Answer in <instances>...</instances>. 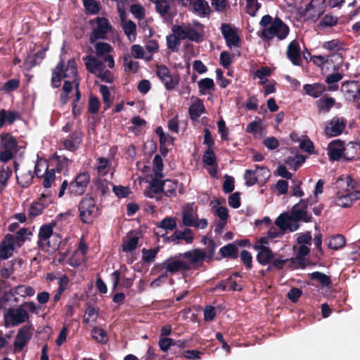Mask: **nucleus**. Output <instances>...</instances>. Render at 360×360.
Returning a JSON list of instances; mask_svg holds the SVG:
<instances>
[{
	"label": "nucleus",
	"instance_id": "nucleus-58",
	"mask_svg": "<svg viewBox=\"0 0 360 360\" xmlns=\"http://www.w3.org/2000/svg\"><path fill=\"white\" fill-rule=\"evenodd\" d=\"M129 58H130V56L129 55H125L123 57V60L124 62V66H125L124 70L126 72L132 71L133 72L136 73L139 70V62L133 61L132 60H131Z\"/></svg>",
	"mask_w": 360,
	"mask_h": 360
},
{
	"label": "nucleus",
	"instance_id": "nucleus-45",
	"mask_svg": "<svg viewBox=\"0 0 360 360\" xmlns=\"http://www.w3.org/2000/svg\"><path fill=\"white\" fill-rule=\"evenodd\" d=\"M163 162L161 156L158 154L155 155L153 160V172L154 176L157 177H163Z\"/></svg>",
	"mask_w": 360,
	"mask_h": 360
},
{
	"label": "nucleus",
	"instance_id": "nucleus-49",
	"mask_svg": "<svg viewBox=\"0 0 360 360\" xmlns=\"http://www.w3.org/2000/svg\"><path fill=\"white\" fill-rule=\"evenodd\" d=\"M244 179L245 180V185L252 186L259 182L257 176V170L247 169L244 174Z\"/></svg>",
	"mask_w": 360,
	"mask_h": 360
},
{
	"label": "nucleus",
	"instance_id": "nucleus-13",
	"mask_svg": "<svg viewBox=\"0 0 360 360\" xmlns=\"http://www.w3.org/2000/svg\"><path fill=\"white\" fill-rule=\"evenodd\" d=\"M347 125V120L343 117H334L327 124L325 133L328 136L340 135Z\"/></svg>",
	"mask_w": 360,
	"mask_h": 360
},
{
	"label": "nucleus",
	"instance_id": "nucleus-62",
	"mask_svg": "<svg viewBox=\"0 0 360 360\" xmlns=\"http://www.w3.org/2000/svg\"><path fill=\"white\" fill-rule=\"evenodd\" d=\"M100 92L102 95L103 101L105 105V109H107L110 107L112 102L111 94L110 92L109 88L106 85H101Z\"/></svg>",
	"mask_w": 360,
	"mask_h": 360
},
{
	"label": "nucleus",
	"instance_id": "nucleus-22",
	"mask_svg": "<svg viewBox=\"0 0 360 360\" xmlns=\"http://www.w3.org/2000/svg\"><path fill=\"white\" fill-rule=\"evenodd\" d=\"M0 146L4 149L9 150L17 153L18 141L10 133H3L0 135Z\"/></svg>",
	"mask_w": 360,
	"mask_h": 360
},
{
	"label": "nucleus",
	"instance_id": "nucleus-35",
	"mask_svg": "<svg viewBox=\"0 0 360 360\" xmlns=\"http://www.w3.org/2000/svg\"><path fill=\"white\" fill-rule=\"evenodd\" d=\"M92 338L101 344H105L108 341L107 332L100 327H94L91 330Z\"/></svg>",
	"mask_w": 360,
	"mask_h": 360
},
{
	"label": "nucleus",
	"instance_id": "nucleus-39",
	"mask_svg": "<svg viewBox=\"0 0 360 360\" xmlns=\"http://www.w3.org/2000/svg\"><path fill=\"white\" fill-rule=\"evenodd\" d=\"M198 86L200 95H205L206 94V91L214 90V82L211 78L201 79L198 82Z\"/></svg>",
	"mask_w": 360,
	"mask_h": 360
},
{
	"label": "nucleus",
	"instance_id": "nucleus-50",
	"mask_svg": "<svg viewBox=\"0 0 360 360\" xmlns=\"http://www.w3.org/2000/svg\"><path fill=\"white\" fill-rule=\"evenodd\" d=\"M83 4L88 14L95 15L98 13L100 5L96 0H84Z\"/></svg>",
	"mask_w": 360,
	"mask_h": 360
},
{
	"label": "nucleus",
	"instance_id": "nucleus-46",
	"mask_svg": "<svg viewBox=\"0 0 360 360\" xmlns=\"http://www.w3.org/2000/svg\"><path fill=\"white\" fill-rule=\"evenodd\" d=\"M311 280L318 281L323 286H329L332 281L330 277L319 271H314L310 274Z\"/></svg>",
	"mask_w": 360,
	"mask_h": 360
},
{
	"label": "nucleus",
	"instance_id": "nucleus-1",
	"mask_svg": "<svg viewBox=\"0 0 360 360\" xmlns=\"http://www.w3.org/2000/svg\"><path fill=\"white\" fill-rule=\"evenodd\" d=\"M77 77V68L75 60H68L65 66L63 60H60L56 68L52 70L51 86L53 88H58L61 84L62 79L69 78L73 81Z\"/></svg>",
	"mask_w": 360,
	"mask_h": 360
},
{
	"label": "nucleus",
	"instance_id": "nucleus-9",
	"mask_svg": "<svg viewBox=\"0 0 360 360\" xmlns=\"http://www.w3.org/2000/svg\"><path fill=\"white\" fill-rule=\"evenodd\" d=\"M328 155L330 160L338 161L343 158L347 161L354 160V157H349L345 153V142L340 139L332 141L328 146Z\"/></svg>",
	"mask_w": 360,
	"mask_h": 360
},
{
	"label": "nucleus",
	"instance_id": "nucleus-25",
	"mask_svg": "<svg viewBox=\"0 0 360 360\" xmlns=\"http://www.w3.org/2000/svg\"><path fill=\"white\" fill-rule=\"evenodd\" d=\"M219 253L222 258L235 259L238 257V249L234 243H228L219 249Z\"/></svg>",
	"mask_w": 360,
	"mask_h": 360
},
{
	"label": "nucleus",
	"instance_id": "nucleus-28",
	"mask_svg": "<svg viewBox=\"0 0 360 360\" xmlns=\"http://www.w3.org/2000/svg\"><path fill=\"white\" fill-rule=\"evenodd\" d=\"M46 56V49L39 50L32 56H28L25 60V64L29 68H32L41 63Z\"/></svg>",
	"mask_w": 360,
	"mask_h": 360
},
{
	"label": "nucleus",
	"instance_id": "nucleus-40",
	"mask_svg": "<svg viewBox=\"0 0 360 360\" xmlns=\"http://www.w3.org/2000/svg\"><path fill=\"white\" fill-rule=\"evenodd\" d=\"M166 43L167 48L172 52L177 53L179 51L181 40L173 32L166 37Z\"/></svg>",
	"mask_w": 360,
	"mask_h": 360
},
{
	"label": "nucleus",
	"instance_id": "nucleus-24",
	"mask_svg": "<svg viewBox=\"0 0 360 360\" xmlns=\"http://www.w3.org/2000/svg\"><path fill=\"white\" fill-rule=\"evenodd\" d=\"M336 185L338 187H343L349 193L356 187L357 182L349 175H341L338 178Z\"/></svg>",
	"mask_w": 360,
	"mask_h": 360
},
{
	"label": "nucleus",
	"instance_id": "nucleus-29",
	"mask_svg": "<svg viewBox=\"0 0 360 360\" xmlns=\"http://www.w3.org/2000/svg\"><path fill=\"white\" fill-rule=\"evenodd\" d=\"M53 159L55 160L56 162V167L53 168L55 169V172H57L58 173H61L64 170L67 172L70 164L72 163V160L68 159L67 157L59 155L57 153L53 155Z\"/></svg>",
	"mask_w": 360,
	"mask_h": 360
},
{
	"label": "nucleus",
	"instance_id": "nucleus-12",
	"mask_svg": "<svg viewBox=\"0 0 360 360\" xmlns=\"http://www.w3.org/2000/svg\"><path fill=\"white\" fill-rule=\"evenodd\" d=\"M221 32L226 41V46L229 48L231 49L233 46H240V38L237 30L232 27L231 25L222 23L221 25Z\"/></svg>",
	"mask_w": 360,
	"mask_h": 360
},
{
	"label": "nucleus",
	"instance_id": "nucleus-26",
	"mask_svg": "<svg viewBox=\"0 0 360 360\" xmlns=\"http://www.w3.org/2000/svg\"><path fill=\"white\" fill-rule=\"evenodd\" d=\"M188 112L191 120L198 119L201 114L205 112L203 101L200 98H196V101L190 105Z\"/></svg>",
	"mask_w": 360,
	"mask_h": 360
},
{
	"label": "nucleus",
	"instance_id": "nucleus-63",
	"mask_svg": "<svg viewBox=\"0 0 360 360\" xmlns=\"http://www.w3.org/2000/svg\"><path fill=\"white\" fill-rule=\"evenodd\" d=\"M138 243L139 237H131L122 244V250L126 252H132L137 248Z\"/></svg>",
	"mask_w": 360,
	"mask_h": 360
},
{
	"label": "nucleus",
	"instance_id": "nucleus-64",
	"mask_svg": "<svg viewBox=\"0 0 360 360\" xmlns=\"http://www.w3.org/2000/svg\"><path fill=\"white\" fill-rule=\"evenodd\" d=\"M100 101L97 96L91 95L89 99L88 110L91 114H96L98 112L100 108Z\"/></svg>",
	"mask_w": 360,
	"mask_h": 360
},
{
	"label": "nucleus",
	"instance_id": "nucleus-15",
	"mask_svg": "<svg viewBox=\"0 0 360 360\" xmlns=\"http://www.w3.org/2000/svg\"><path fill=\"white\" fill-rule=\"evenodd\" d=\"M254 248L258 251L256 259L259 264L265 266L271 264L274 258V255L269 247L255 244Z\"/></svg>",
	"mask_w": 360,
	"mask_h": 360
},
{
	"label": "nucleus",
	"instance_id": "nucleus-44",
	"mask_svg": "<svg viewBox=\"0 0 360 360\" xmlns=\"http://www.w3.org/2000/svg\"><path fill=\"white\" fill-rule=\"evenodd\" d=\"M19 79H11L6 82L2 86L0 87V91L9 94L17 90L20 86Z\"/></svg>",
	"mask_w": 360,
	"mask_h": 360
},
{
	"label": "nucleus",
	"instance_id": "nucleus-60",
	"mask_svg": "<svg viewBox=\"0 0 360 360\" xmlns=\"http://www.w3.org/2000/svg\"><path fill=\"white\" fill-rule=\"evenodd\" d=\"M155 4V8L161 15L165 16L169 13L170 6L167 0H158Z\"/></svg>",
	"mask_w": 360,
	"mask_h": 360
},
{
	"label": "nucleus",
	"instance_id": "nucleus-6",
	"mask_svg": "<svg viewBox=\"0 0 360 360\" xmlns=\"http://www.w3.org/2000/svg\"><path fill=\"white\" fill-rule=\"evenodd\" d=\"M94 21L96 22V27L93 29L89 37L91 44H94L98 39H106V34L111 30L112 26L109 20L104 17H97ZM94 20L90 23L93 24Z\"/></svg>",
	"mask_w": 360,
	"mask_h": 360
},
{
	"label": "nucleus",
	"instance_id": "nucleus-61",
	"mask_svg": "<svg viewBox=\"0 0 360 360\" xmlns=\"http://www.w3.org/2000/svg\"><path fill=\"white\" fill-rule=\"evenodd\" d=\"M172 31L181 41L188 37L187 25H174L172 27Z\"/></svg>",
	"mask_w": 360,
	"mask_h": 360
},
{
	"label": "nucleus",
	"instance_id": "nucleus-17",
	"mask_svg": "<svg viewBox=\"0 0 360 360\" xmlns=\"http://www.w3.org/2000/svg\"><path fill=\"white\" fill-rule=\"evenodd\" d=\"M15 245L14 236L7 234L0 245V259H7L11 257Z\"/></svg>",
	"mask_w": 360,
	"mask_h": 360
},
{
	"label": "nucleus",
	"instance_id": "nucleus-43",
	"mask_svg": "<svg viewBox=\"0 0 360 360\" xmlns=\"http://www.w3.org/2000/svg\"><path fill=\"white\" fill-rule=\"evenodd\" d=\"M202 162L210 167H218L216 155L211 148H207L202 156Z\"/></svg>",
	"mask_w": 360,
	"mask_h": 360
},
{
	"label": "nucleus",
	"instance_id": "nucleus-4",
	"mask_svg": "<svg viewBox=\"0 0 360 360\" xmlns=\"http://www.w3.org/2000/svg\"><path fill=\"white\" fill-rule=\"evenodd\" d=\"M289 32V27L281 19L276 18L268 28L259 31L257 35L264 41H270L275 37L278 40H283L287 37Z\"/></svg>",
	"mask_w": 360,
	"mask_h": 360
},
{
	"label": "nucleus",
	"instance_id": "nucleus-37",
	"mask_svg": "<svg viewBox=\"0 0 360 360\" xmlns=\"http://www.w3.org/2000/svg\"><path fill=\"white\" fill-rule=\"evenodd\" d=\"M293 221L290 214L288 213L281 214L275 221V224L279 228L281 231H285L289 228L290 222Z\"/></svg>",
	"mask_w": 360,
	"mask_h": 360
},
{
	"label": "nucleus",
	"instance_id": "nucleus-2",
	"mask_svg": "<svg viewBox=\"0 0 360 360\" xmlns=\"http://www.w3.org/2000/svg\"><path fill=\"white\" fill-rule=\"evenodd\" d=\"M184 253H179L165 259L162 263L155 264L153 269L158 271H164L170 274H174L179 271H188L191 269V262L180 259L184 258Z\"/></svg>",
	"mask_w": 360,
	"mask_h": 360
},
{
	"label": "nucleus",
	"instance_id": "nucleus-7",
	"mask_svg": "<svg viewBox=\"0 0 360 360\" xmlns=\"http://www.w3.org/2000/svg\"><path fill=\"white\" fill-rule=\"evenodd\" d=\"M156 75L164 84L167 90L174 89L179 83L178 75H172L169 69L165 65H156Z\"/></svg>",
	"mask_w": 360,
	"mask_h": 360
},
{
	"label": "nucleus",
	"instance_id": "nucleus-32",
	"mask_svg": "<svg viewBox=\"0 0 360 360\" xmlns=\"http://www.w3.org/2000/svg\"><path fill=\"white\" fill-rule=\"evenodd\" d=\"M179 186V181L177 179H165L164 180V194L167 197H174L176 195V189Z\"/></svg>",
	"mask_w": 360,
	"mask_h": 360
},
{
	"label": "nucleus",
	"instance_id": "nucleus-5",
	"mask_svg": "<svg viewBox=\"0 0 360 360\" xmlns=\"http://www.w3.org/2000/svg\"><path fill=\"white\" fill-rule=\"evenodd\" d=\"M79 217L84 224H89L98 214V208L96 205L94 198L86 195L79 204Z\"/></svg>",
	"mask_w": 360,
	"mask_h": 360
},
{
	"label": "nucleus",
	"instance_id": "nucleus-33",
	"mask_svg": "<svg viewBox=\"0 0 360 360\" xmlns=\"http://www.w3.org/2000/svg\"><path fill=\"white\" fill-rule=\"evenodd\" d=\"M18 184L22 188L29 187L33 182L34 174L32 170L22 172L20 176L16 175Z\"/></svg>",
	"mask_w": 360,
	"mask_h": 360
},
{
	"label": "nucleus",
	"instance_id": "nucleus-34",
	"mask_svg": "<svg viewBox=\"0 0 360 360\" xmlns=\"http://www.w3.org/2000/svg\"><path fill=\"white\" fill-rule=\"evenodd\" d=\"M13 295H20L21 297H31L35 293L34 289L31 286L20 285L13 288L11 291Z\"/></svg>",
	"mask_w": 360,
	"mask_h": 360
},
{
	"label": "nucleus",
	"instance_id": "nucleus-30",
	"mask_svg": "<svg viewBox=\"0 0 360 360\" xmlns=\"http://www.w3.org/2000/svg\"><path fill=\"white\" fill-rule=\"evenodd\" d=\"M13 171L9 166H1L0 169V193H3L8 185V181L12 176Z\"/></svg>",
	"mask_w": 360,
	"mask_h": 360
},
{
	"label": "nucleus",
	"instance_id": "nucleus-52",
	"mask_svg": "<svg viewBox=\"0 0 360 360\" xmlns=\"http://www.w3.org/2000/svg\"><path fill=\"white\" fill-rule=\"evenodd\" d=\"M335 103V100L332 97H323L317 101L319 110L325 111H329Z\"/></svg>",
	"mask_w": 360,
	"mask_h": 360
},
{
	"label": "nucleus",
	"instance_id": "nucleus-51",
	"mask_svg": "<svg viewBox=\"0 0 360 360\" xmlns=\"http://www.w3.org/2000/svg\"><path fill=\"white\" fill-rule=\"evenodd\" d=\"M187 32H188V37L190 41H194L195 43H200L203 41L204 36L203 34L198 32L194 27L191 25H187Z\"/></svg>",
	"mask_w": 360,
	"mask_h": 360
},
{
	"label": "nucleus",
	"instance_id": "nucleus-11",
	"mask_svg": "<svg viewBox=\"0 0 360 360\" xmlns=\"http://www.w3.org/2000/svg\"><path fill=\"white\" fill-rule=\"evenodd\" d=\"M53 225L51 224H43L40 227L38 233L39 240L37 244L39 248L42 250L49 251V248H52L49 239L51 236H53ZM56 245V244L53 246V249Z\"/></svg>",
	"mask_w": 360,
	"mask_h": 360
},
{
	"label": "nucleus",
	"instance_id": "nucleus-21",
	"mask_svg": "<svg viewBox=\"0 0 360 360\" xmlns=\"http://www.w3.org/2000/svg\"><path fill=\"white\" fill-rule=\"evenodd\" d=\"M220 290L221 291L232 290L240 292L243 290V287L240 285L236 280L232 279L231 277H229L226 279L221 281L217 283L212 289V291H216Z\"/></svg>",
	"mask_w": 360,
	"mask_h": 360
},
{
	"label": "nucleus",
	"instance_id": "nucleus-20",
	"mask_svg": "<svg viewBox=\"0 0 360 360\" xmlns=\"http://www.w3.org/2000/svg\"><path fill=\"white\" fill-rule=\"evenodd\" d=\"M192 11L200 17H209L212 9L206 0H195L190 2Z\"/></svg>",
	"mask_w": 360,
	"mask_h": 360
},
{
	"label": "nucleus",
	"instance_id": "nucleus-56",
	"mask_svg": "<svg viewBox=\"0 0 360 360\" xmlns=\"http://www.w3.org/2000/svg\"><path fill=\"white\" fill-rule=\"evenodd\" d=\"M96 56L98 57H102L106 53H110L112 51V46L110 44L106 42H98L95 45Z\"/></svg>",
	"mask_w": 360,
	"mask_h": 360
},
{
	"label": "nucleus",
	"instance_id": "nucleus-16",
	"mask_svg": "<svg viewBox=\"0 0 360 360\" xmlns=\"http://www.w3.org/2000/svg\"><path fill=\"white\" fill-rule=\"evenodd\" d=\"M286 56L288 60L296 66L302 63L301 50L299 42L293 40L288 44L286 51Z\"/></svg>",
	"mask_w": 360,
	"mask_h": 360
},
{
	"label": "nucleus",
	"instance_id": "nucleus-54",
	"mask_svg": "<svg viewBox=\"0 0 360 360\" xmlns=\"http://www.w3.org/2000/svg\"><path fill=\"white\" fill-rule=\"evenodd\" d=\"M335 203L337 205L344 208L350 207L353 205L352 198L349 193L338 196L335 200Z\"/></svg>",
	"mask_w": 360,
	"mask_h": 360
},
{
	"label": "nucleus",
	"instance_id": "nucleus-31",
	"mask_svg": "<svg viewBox=\"0 0 360 360\" xmlns=\"http://www.w3.org/2000/svg\"><path fill=\"white\" fill-rule=\"evenodd\" d=\"M86 70L91 73H95L96 70H101L102 63L91 55L83 58Z\"/></svg>",
	"mask_w": 360,
	"mask_h": 360
},
{
	"label": "nucleus",
	"instance_id": "nucleus-14",
	"mask_svg": "<svg viewBox=\"0 0 360 360\" xmlns=\"http://www.w3.org/2000/svg\"><path fill=\"white\" fill-rule=\"evenodd\" d=\"M44 165L45 166V172H42V170L40 169L42 164L37 163L33 174H36L37 178H44L43 186L49 188L52 186V183L56 179L55 169H49V165L46 163H44Z\"/></svg>",
	"mask_w": 360,
	"mask_h": 360
},
{
	"label": "nucleus",
	"instance_id": "nucleus-18",
	"mask_svg": "<svg viewBox=\"0 0 360 360\" xmlns=\"http://www.w3.org/2000/svg\"><path fill=\"white\" fill-rule=\"evenodd\" d=\"M82 141V134L79 130H75L66 139L62 141L64 148L71 152L77 150Z\"/></svg>",
	"mask_w": 360,
	"mask_h": 360
},
{
	"label": "nucleus",
	"instance_id": "nucleus-8",
	"mask_svg": "<svg viewBox=\"0 0 360 360\" xmlns=\"http://www.w3.org/2000/svg\"><path fill=\"white\" fill-rule=\"evenodd\" d=\"M90 181V175L88 172L78 174L75 179L69 184L68 193L70 195L79 196L84 194Z\"/></svg>",
	"mask_w": 360,
	"mask_h": 360
},
{
	"label": "nucleus",
	"instance_id": "nucleus-55",
	"mask_svg": "<svg viewBox=\"0 0 360 360\" xmlns=\"http://www.w3.org/2000/svg\"><path fill=\"white\" fill-rule=\"evenodd\" d=\"M182 222L186 226H193V225H195L192 208H186L183 210Z\"/></svg>",
	"mask_w": 360,
	"mask_h": 360
},
{
	"label": "nucleus",
	"instance_id": "nucleus-3",
	"mask_svg": "<svg viewBox=\"0 0 360 360\" xmlns=\"http://www.w3.org/2000/svg\"><path fill=\"white\" fill-rule=\"evenodd\" d=\"M217 246L214 240H210L205 250L195 248L184 252V259L192 264H202L204 261L209 262L214 257Z\"/></svg>",
	"mask_w": 360,
	"mask_h": 360
},
{
	"label": "nucleus",
	"instance_id": "nucleus-10",
	"mask_svg": "<svg viewBox=\"0 0 360 360\" xmlns=\"http://www.w3.org/2000/svg\"><path fill=\"white\" fill-rule=\"evenodd\" d=\"M28 319L27 311L21 305L16 309L9 308L5 314L6 321L13 326L25 323Z\"/></svg>",
	"mask_w": 360,
	"mask_h": 360
},
{
	"label": "nucleus",
	"instance_id": "nucleus-53",
	"mask_svg": "<svg viewBox=\"0 0 360 360\" xmlns=\"http://www.w3.org/2000/svg\"><path fill=\"white\" fill-rule=\"evenodd\" d=\"M338 19L331 14L325 15L319 22L318 27H333L338 24Z\"/></svg>",
	"mask_w": 360,
	"mask_h": 360
},
{
	"label": "nucleus",
	"instance_id": "nucleus-19",
	"mask_svg": "<svg viewBox=\"0 0 360 360\" xmlns=\"http://www.w3.org/2000/svg\"><path fill=\"white\" fill-rule=\"evenodd\" d=\"M31 338L28 328L24 326L20 328L13 342L14 352H20Z\"/></svg>",
	"mask_w": 360,
	"mask_h": 360
},
{
	"label": "nucleus",
	"instance_id": "nucleus-27",
	"mask_svg": "<svg viewBox=\"0 0 360 360\" xmlns=\"http://www.w3.org/2000/svg\"><path fill=\"white\" fill-rule=\"evenodd\" d=\"M307 208V202L305 200L302 199L300 201L295 205L291 210V218L294 222L300 221V217L303 215L304 212Z\"/></svg>",
	"mask_w": 360,
	"mask_h": 360
},
{
	"label": "nucleus",
	"instance_id": "nucleus-23",
	"mask_svg": "<svg viewBox=\"0 0 360 360\" xmlns=\"http://www.w3.org/2000/svg\"><path fill=\"white\" fill-rule=\"evenodd\" d=\"M303 90L307 95L318 98L326 91V87L321 83L307 84L303 86Z\"/></svg>",
	"mask_w": 360,
	"mask_h": 360
},
{
	"label": "nucleus",
	"instance_id": "nucleus-38",
	"mask_svg": "<svg viewBox=\"0 0 360 360\" xmlns=\"http://www.w3.org/2000/svg\"><path fill=\"white\" fill-rule=\"evenodd\" d=\"M194 239L193 236H185L181 231L176 230L169 238L168 240L176 244L179 243L180 240H184L186 243L191 244Z\"/></svg>",
	"mask_w": 360,
	"mask_h": 360
},
{
	"label": "nucleus",
	"instance_id": "nucleus-59",
	"mask_svg": "<svg viewBox=\"0 0 360 360\" xmlns=\"http://www.w3.org/2000/svg\"><path fill=\"white\" fill-rule=\"evenodd\" d=\"M174 343V340L164 337L160 338L158 342V345L160 347V349L162 352H167L168 350L173 351V345Z\"/></svg>",
	"mask_w": 360,
	"mask_h": 360
},
{
	"label": "nucleus",
	"instance_id": "nucleus-57",
	"mask_svg": "<svg viewBox=\"0 0 360 360\" xmlns=\"http://www.w3.org/2000/svg\"><path fill=\"white\" fill-rule=\"evenodd\" d=\"M290 262V267L292 269H302L306 268V259L304 257L296 255L295 257L288 259Z\"/></svg>",
	"mask_w": 360,
	"mask_h": 360
},
{
	"label": "nucleus",
	"instance_id": "nucleus-48",
	"mask_svg": "<svg viewBox=\"0 0 360 360\" xmlns=\"http://www.w3.org/2000/svg\"><path fill=\"white\" fill-rule=\"evenodd\" d=\"M159 252V248H150L147 250L146 248L142 249V260L145 263H151L154 262L157 254Z\"/></svg>",
	"mask_w": 360,
	"mask_h": 360
},
{
	"label": "nucleus",
	"instance_id": "nucleus-47",
	"mask_svg": "<svg viewBox=\"0 0 360 360\" xmlns=\"http://www.w3.org/2000/svg\"><path fill=\"white\" fill-rule=\"evenodd\" d=\"M97 164L95 167L98 174L104 176L108 174V168L109 166V161L105 158H99L96 160Z\"/></svg>",
	"mask_w": 360,
	"mask_h": 360
},
{
	"label": "nucleus",
	"instance_id": "nucleus-42",
	"mask_svg": "<svg viewBox=\"0 0 360 360\" xmlns=\"http://www.w3.org/2000/svg\"><path fill=\"white\" fill-rule=\"evenodd\" d=\"M343 77V75L341 73L336 72L332 73L327 76L326 78V82L329 84L328 86V89L329 91H335L338 89V86L335 84V83L340 81Z\"/></svg>",
	"mask_w": 360,
	"mask_h": 360
},
{
	"label": "nucleus",
	"instance_id": "nucleus-36",
	"mask_svg": "<svg viewBox=\"0 0 360 360\" xmlns=\"http://www.w3.org/2000/svg\"><path fill=\"white\" fill-rule=\"evenodd\" d=\"M346 240L345 238L341 234H336L329 240L328 247V248L337 250L345 245Z\"/></svg>",
	"mask_w": 360,
	"mask_h": 360
},
{
	"label": "nucleus",
	"instance_id": "nucleus-41",
	"mask_svg": "<svg viewBox=\"0 0 360 360\" xmlns=\"http://www.w3.org/2000/svg\"><path fill=\"white\" fill-rule=\"evenodd\" d=\"M162 177H157L154 176L152 181L149 184V189L153 191V193L158 194L164 193V181L161 180Z\"/></svg>",
	"mask_w": 360,
	"mask_h": 360
}]
</instances>
